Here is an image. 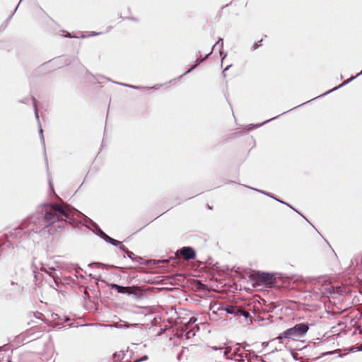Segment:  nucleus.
<instances>
[{"label":"nucleus","mask_w":362,"mask_h":362,"mask_svg":"<svg viewBox=\"0 0 362 362\" xmlns=\"http://www.w3.org/2000/svg\"><path fill=\"white\" fill-rule=\"evenodd\" d=\"M39 211L45 228H47L56 222H68L71 220L75 209L68 204L45 203L40 206Z\"/></svg>","instance_id":"f257e3e1"},{"label":"nucleus","mask_w":362,"mask_h":362,"mask_svg":"<svg viewBox=\"0 0 362 362\" xmlns=\"http://www.w3.org/2000/svg\"><path fill=\"white\" fill-rule=\"evenodd\" d=\"M45 228L42 216L39 211L25 219L19 226V229L30 238H33L35 234L40 233Z\"/></svg>","instance_id":"f03ea898"},{"label":"nucleus","mask_w":362,"mask_h":362,"mask_svg":"<svg viewBox=\"0 0 362 362\" xmlns=\"http://www.w3.org/2000/svg\"><path fill=\"white\" fill-rule=\"evenodd\" d=\"M309 329V325L307 323H298L293 327L286 329L281 333L276 339L281 340L282 339H297L304 337Z\"/></svg>","instance_id":"7ed1b4c3"},{"label":"nucleus","mask_w":362,"mask_h":362,"mask_svg":"<svg viewBox=\"0 0 362 362\" xmlns=\"http://www.w3.org/2000/svg\"><path fill=\"white\" fill-rule=\"evenodd\" d=\"M108 286L112 290H116L119 293L132 295L136 298H142L145 294V291L141 287L136 286H124L112 283Z\"/></svg>","instance_id":"20e7f679"},{"label":"nucleus","mask_w":362,"mask_h":362,"mask_svg":"<svg viewBox=\"0 0 362 362\" xmlns=\"http://www.w3.org/2000/svg\"><path fill=\"white\" fill-rule=\"evenodd\" d=\"M253 279L258 284L274 285L276 278L273 273L257 271L252 274Z\"/></svg>","instance_id":"39448f33"},{"label":"nucleus","mask_w":362,"mask_h":362,"mask_svg":"<svg viewBox=\"0 0 362 362\" xmlns=\"http://www.w3.org/2000/svg\"><path fill=\"white\" fill-rule=\"evenodd\" d=\"M240 348L238 347L235 349L230 354H229L231 352V349L227 348L226 350L224 351L223 355L227 359H233L238 362H250L249 361H245L244 359V358H247V355L240 353Z\"/></svg>","instance_id":"423d86ee"},{"label":"nucleus","mask_w":362,"mask_h":362,"mask_svg":"<svg viewBox=\"0 0 362 362\" xmlns=\"http://www.w3.org/2000/svg\"><path fill=\"white\" fill-rule=\"evenodd\" d=\"M175 255L176 257L182 256L185 260H190L196 257V251L192 247L186 246L177 250Z\"/></svg>","instance_id":"0eeeda50"},{"label":"nucleus","mask_w":362,"mask_h":362,"mask_svg":"<svg viewBox=\"0 0 362 362\" xmlns=\"http://www.w3.org/2000/svg\"><path fill=\"white\" fill-rule=\"evenodd\" d=\"M97 235H98L100 238L103 239L106 243H108L112 245L118 246L121 244L117 240L113 239L112 238L107 235L104 231H103L97 225L95 226V231Z\"/></svg>","instance_id":"6e6552de"},{"label":"nucleus","mask_w":362,"mask_h":362,"mask_svg":"<svg viewBox=\"0 0 362 362\" xmlns=\"http://www.w3.org/2000/svg\"><path fill=\"white\" fill-rule=\"evenodd\" d=\"M239 308L233 305H220L218 308V311H226L227 313L233 315V316H238Z\"/></svg>","instance_id":"1a4fd4ad"},{"label":"nucleus","mask_w":362,"mask_h":362,"mask_svg":"<svg viewBox=\"0 0 362 362\" xmlns=\"http://www.w3.org/2000/svg\"><path fill=\"white\" fill-rule=\"evenodd\" d=\"M361 74H362V71H361L360 73H358L356 76H351L349 79H348V80H346V81H344V82H343L342 83H341L339 86H337V87H335V88H332V90H329V91H327V92H326L325 93L320 95L319 97L326 95H327V94H329V93H332V92H333V91H334V90H338L339 88H341V87H343V86H344L347 85V84H348V83H349L351 81L354 80L355 78H356L358 76H360V75H361Z\"/></svg>","instance_id":"9d476101"},{"label":"nucleus","mask_w":362,"mask_h":362,"mask_svg":"<svg viewBox=\"0 0 362 362\" xmlns=\"http://www.w3.org/2000/svg\"><path fill=\"white\" fill-rule=\"evenodd\" d=\"M40 270L49 274V276H52L54 282L57 284V279L58 276L52 274L53 272L55 271V269L53 267H46L45 265L42 264L40 268Z\"/></svg>","instance_id":"9b49d317"},{"label":"nucleus","mask_w":362,"mask_h":362,"mask_svg":"<svg viewBox=\"0 0 362 362\" xmlns=\"http://www.w3.org/2000/svg\"><path fill=\"white\" fill-rule=\"evenodd\" d=\"M211 54V52H210L209 53H208L204 58H202V59H197L196 60V64L193 66H192L187 71H186L183 75H185V74H189L191 71H192L193 69H194L198 65H199L202 62H203L206 59H207L209 55Z\"/></svg>","instance_id":"f8f14e48"},{"label":"nucleus","mask_w":362,"mask_h":362,"mask_svg":"<svg viewBox=\"0 0 362 362\" xmlns=\"http://www.w3.org/2000/svg\"><path fill=\"white\" fill-rule=\"evenodd\" d=\"M127 255L128 258L132 260H136L137 262H139L142 259L141 257L135 256V255L129 250L127 253Z\"/></svg>","instance_id":"ddd939ff"},{"label":"nucleus","mask_w":362,"mask_h":362,"mask_svg":"<svg viewBox=\"0 0 362 362\" xmlns=\"http://www.w3.org/2000/svg\"><path fill=\"white\" fill-rule=\"evenodd\" d=\"M276 118H277V117H272L271 119H267V120H266V121H264V122H263L262 123H259V124H250L249 127H248V129H253V128H257V127H260L261 125H262V124H264L265 123H267L269 121L275 119Z\"/></svg>","instance_id":"4468645a"},{"label":"nucleus","mask_w":362,"mask_h":362,"mask_svg":"<svg viewBox=\"0 0 362 362\" xmlns=\"http://www.w3.org/2000/svg\"><path fill=\"white\" fill-rule=\"evenodd\" d=\"M240 315L243 316L246 320L247 318H251V315L248 312L239 308L238 313V316H240Z\"/></svg>","instance_id":"2eb2a0df"},{"label":"nucleus","mask_w":362,"mask_h":362,"mask_svg":"<svg viewBox=\"0 0 362 362\" xmlns=\"http://www.w3.org/2000/svg\"><path fill=\"white\" fill-rule=\"evenodd\" d=\"M92 265H95V266H97L98 267H105V268H116L117 267H115L114 265L105 264L100 263V262H93L92 264Z\"/></svg>","instance_id":"dca6fc26"},{"label":"nucleus","mask_w":362,"mask_h":362,"mask_svg":"<svg viewBox=\"0 0 362 362\" xmlns=\"http://www.w3.org/2000/svg\"><path fill=\"white\" fill-rule=\"evenodd\" d=\"M216 46H218V47L220 48V52L221 53V49L223 48V40L222 38H219L216 43L212 47L211 50V52H213V49Z\"/></svg>","instance_id":"f3484780"},{"label":"nucleus","mask_w":362,"mask_h":362,"mask_svg":"<svg viewBox=\"0 0 362 362\" xmlns=\"http://www.w3.org/2000/svg\"><path fill=\"white\" fill-rule=\"evenodd\" d=\"M125 356V354L123 351H120L119 352H115L113 355V358L115 360L116 359H122Z\"/></svg>","instance_id":"a211bd4d"},{"label":"nucleus","mask_w":362,"mask_h":362,"mask_svg":"<svg viewBox=\"0 0 362 362\" xmlns=\"http://www.w3.org/2000/svg\"><path fill=\"white\" fill-rule=\"evenodd\" d=\"M33 103V107L35 110V115L37 121H39V115H38V111H37V107L36 104V100L34 97L32 98ZM40 123V122H38Z\"/></svg>","instance_id":"6ab92c4d"},{"label":"nucleus","mask_w":362,"mask_h":362,"mask_svg":"<svg viewBox=\"0 0 362 362\" xmlns=\"http://www.w3.org/2000/svg\"><path fill=\"white\" fill-rule=\"evenodd\" d=\"M39 127H40L39 133H40V140H41V142L44 148H45V139H44V136H43V130H42L40 123H39Z\"/></svg>","instance_id":"aec40b11"},{"label":"nucleus","mask_w":362,"mask_h":362,"mask_svg":"<svg viewBox=\"0 0 362 362\" xmlns=\"http://www.w3.org/2000/svg\"><path fill=\"white\" fill-rule=\"evenodd\" d=\"M118 84L123 86L129 87L130 88L136 89V90L144 88V87H140V86H133V85H129V84L122 83H118Z\"/></svg>","instance_id":"412c9836"},{"label":"nucleus","mask_w":362,"mask_h":362,"mask_svg":"<svg viewBox=\"0 0 362 362\" xmlns=\"http://www.w3.org/2000/svg\"><path fill=\"white\" fill-rule=\"evenodd\" d=\"M148 359V356L146 355H144L139 359L135 360L134 362H143V361H147Z\"/></svg>","instance_id":"4be33fe9"},{"label":"nucleus","mask_w":362,"mask_h":362,"mask_svg":"<svg viewBox=\"0 0 362 362\" xmlns=\"http://www.w3.org/2000/svg\"><path fill=\"white\" fill-rule=\"evenodd\" d=\"M175 260L176 259V257H170L169 259H162V260H158V262H162V263H168L170 262V260Z\"/></svg>","instance_id":"5701e85b"},{"label":"nucleus","mask_w":362,"mask_h":362,"mask_svg":"<svg viewBox=\"0 0 362 362\" xmlns=\"http://www.w3.org/2000/svg\"><path fill=\"white\" fill-rule=\"evenodd\" d=\"M119 250H121L122 252H124L125 254H127L129 251V250L123 245H119Z\"/></svg>","instance_id":"b1692460"},{"label":"nucleus","mask_w":362,"mask_h":362,"mask_svg":"<svg viewBox=\"0 0 362 362\" xmlns=\"http://www.w3.org/2000/svg\"><path fill=\"white\" fill-rule=\"evenodd\" d=\"M275 308H276V305H274V303H272L268 308L267 310H268V312H273Z\"/></svg>","instance_id":"393cba45"},{"label":"nucleus","mask_w":362,"mask_h":362,"mask_svg":"<svg viewBox=\"0 0 362 362\" xmlns=\"http://www.w3.org/2000/svg\"><path fill=\"white\" fill-rule=\"evenodd\" d=\"M262 40H260L257 43H255L254 45H253L254 49H256L259 47H261L262 46Z\"/></svg>","instance_id":"a878e982"},{"label":"nucleus","mask_w":362,"mask_h":362,"mask_svg":"<svg viewBox=\"0 0 362 362\" xmlns=\"http://www.w3.org/2000/svg\"><path fill=\"white\" fill-rule=\"evenodd\" d=\"M274 199L276 200L277 202L281 203V204L287 205L290 208H292V206L290 204H288V203H286V202H283V201H281V200H280L279 199H276V198H275Z\"/></svg>","instance_id":"bb28decb"},{"label":"nucleus","mask_w":362,"mask_h":362,"mask_svg":"<svg viewBox=\"0 0 362 362\" xmlns=\"http://www.w3.org/2000/svg\"><path fill=\"white\" fill-rule=\"evenodd\" d=\"M190 335H192V336H194V332L192 330H190V331L187 332V338H189V337H190Z\"/></svg>","instance_id":"cd10ccee"},{"label":"nucleus","mask_w":362,"mask_h":362,"mask_svg":"<svg viewBox=\"0 0 362 362\" xmlns=\"http://www.w3.org/2000/svg\"><path fill=\"white\" fill-rule=\"evenodd\" d=\"M197 321V318H195L194 317H192L190 319H189V322L190 323H194Z\"/></svg>","instance_id":"c85d7f7f"},{"label":"nucleus","mask_w":362,"mask_h":362,"mask_svg":"<svg viewBox=\"0 0 362 362\" xmlns=\"http://www.w3.org/2000/svg\"><path fill=\"white\" fill-rule=\"evenodd\" d=\"M197 284H198V288H202V287L204 286V285L199 281H197Z\"/></svg>","instance_id":"c756f323"},{"label":"nucleus","mask_w":362,"mask_h":362,"mask_svg":"<svg viewBox=\"0 0 362 362\" xmlns=\"http://www.w3.org/2000/svg\"><path fill=\"white\" fill-rule=\"evenodd\" d=\"M252 189L253 190L257 191V192H259V193H262V194H264V193H267V192H264V191L259 190V189H255V188H252Z\"/></svg>","instance_id":"7c9ffc66"},{"label":"nucleus","mask_w":362,"mask_h":362,"mask_svg":"<svg viewBox=\"0 0 362 362\" xmlns=\"http://www.w3.org/2000/svg\"><path fill=\"white\" fill-rule=\"evenodd\" d=\"M242 346H243V348L245 350H246V348H247V346H249V344H247V343H245V344H243Z\"/></svg>","instance_id":"2f4dec72"},{"label":"nucleus","mask_w":362,"mask_h":362,"mask_svg":"<svg viewBox=\"0 0 362 362\" xmlns=\"http://www.w3.org/2000/svg\"><path fill=\"white\" fill-rule=\"evenodd\" d=\"M293 210H294L295 211L297 212L298 214L300 215V216H303L305 219H306L303 216V214H301V213H300L299 211H297L294 208H291Z\"/></svg>","instance_id":"473e14b6"},{"label":"nucleus","mask_w":362,"mask_h":362,"mask_svg":"<svg viewBox=\"0 0 362 362\" xmlns=\"http://www.w3.org/2000/svg\"><path fill=\"white\" fill-rule=\"evenodd\" d=\"M293 210H294L295 211L297 212L298 214L300 215V216H303L305 219H306L303 216V214H301V213H300L299 211H297L294 208H291Z\"/></svg>","instance_id":"72a5a7b5"},{"label":"nucleus","mask_w":362,"mask_h":362,"mask_svg":"<svg viewBox=\"0 0 362 362\" xmlns=\"http://www.w3.org/2000/svg\"><path fill=\"white\" fill-rule=\"evenodd\" d=\"M293 210H294L295 211L297 212L298 214L300 215V216H303L305 219H306L303 216V214H301V213H300L299 211H297L294 208H291Z\"/></svg>","instance_id":"f704fd0d"},{"label":"nucleus","mask_w":362,"mask_h":362,"mask_svg":"<svg viewBox=\"0 0 362 362\" xmlns=\"http://www.w3.org/2000/svg\"><path fill=\"white\" fill-rule=\"evenodd\" d=\"M293 210H294L295 211L297 212L298 214L300 215V216H303L305 219H306L303 216V214H301V213H300L299 211H297L294 208H291Z\"/></svg>","instance_id":"c9c22d12"},{"label":"nucleus","mask_w":362,"mask_h":362,"mask_svg":"<svg viewBox=\"0 0 362 362\" xmlns=\"http://www.w3.org/2000/svg\"><path fill=\"white\" fill-rule=\"evenodd\" d=\"M49 184L50 188L53 190V185H52V180L50 179L49 180Z\"/></svg>","instance_id":"e433bc0d"},{"label":"nucleus","mask_w":362,"mask_h":362,"mask_svg":"<svg viewBox=\"0 0 362 362\" xmlns=\"http://www.w3.org/2000/svg\"><path fill=\"white\" fill-rule=\"evenodd\" d=\"M264 194H265V195H267V196H268V197H272V198H273V199H275V197H273L271 194H269V193H268V192L264 193Z\"/></svg>","instance_id":"4c0bfd02"},{"label":"nucleus","mask_w":362,"mask_h":362,"mask_svg":"<svg viewBox=\"0 0 362 362\" xmlns=\"http://www.w3.org/2000/svg\"><path fill=\"white\" fill-rule=\"evenodd\" d=\"M98 35V33L93 32L90 35H89V36H95V35Z\"/></svg>","instance_id":"58836bf2"},{"label":"nucleus","mask_w":362,"mask_h":362,"mask_svg":"<svg viewBox=\"0 0 362 362\" xmlns=\"http://www.w3.org/2000/svg\"><path fill=\"white\" fill-rule=\"evenodd\" d=\"M230 66H231V65H228V66H227L224 69L223 72H224V71H227V70H228V69H229V68H230Z\"/></svg>","instance_id":"ea45409f"},{"label":"nucleus","mask_w":362,"mask_h":362,"mask_svg":"<svg viewBox=\"0 0 362 362\" xmlns=\"http://www.w3.org/2000/svg\"><path fill=\"white\" fill-rule=\"evenodd\" d=\"M222 349V348H218V347H216V346H214V347H213V349H214V350H218V349Z\"/></svg>","instance_id":"a19ab883"},{"label":"nucleus","mask_w":362,"mask_h":362,"mask_svg":"<svg viewBox=\"0 0 362 362\" xmlns=\"http://www.w3.org/2000/svg\"><path fill=\"white\" fill-rule=\"evenodd\" d=\"M13 15V14H11V15L8 18L7 21H9V20L12 18Z\"/></svg>","instance_id":"79ce46f5"},{"label":"nucleus","mask_w":362,"mask_h":362,"mask_svg":"<svg viewBox=\"0 0 362 362\" xmlns=\"http://www.w3.org/2000/svg\"><path fill=\"white\" fill-rule=\"evenodd\" d=\"M359 351H362V344H361L360 347L358 348Z\"/></svg>","instance_id":"37998d69"},{"label":"nucleus","mask_w":362,"mask_h":362,"mask_svg":"<svg viewBox=\"0 0 362 362\" xmlns=\"http://www.w3.org/2000/svg\"><path fill=\"white\" fill-rule=\"evenodd\" d=\"M311 100H310V101H311ZM308 103H310V100H308ZM305 103H307V102H305V103H303V105H304V104H305ZM301 105H302V104H301ZM298 106H300V105H299Z\"/></svg>","instance_id":"c03bdc74"},{"label":"nucleus","mask_w":362,"mask_h":362,"mask_svg":"<svg viewBox=\"0 0 362 362\" xmlns=\"http://www.w3.org/2000/svg\"><path fill=\"white\" fill-rule=\"evenodd\" d=\"M298 106H297L298 107ZM296 108V107H293V109ZM291 110H293V108H291Z\"/></svg>","instance_id":"a18cd8bd"}]
</instances>
